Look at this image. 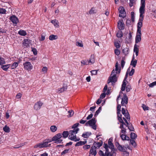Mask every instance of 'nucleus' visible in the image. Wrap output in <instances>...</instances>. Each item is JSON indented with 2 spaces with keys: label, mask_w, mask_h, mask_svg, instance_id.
Segmentation results:
<instances>
[{
  "label": "nucleus",
  "mask_w": 156,
  "mask_h": 156,
  "mask_svg": "<svg viewBox=\"0 0 156 156\" xmlns=\"http://www.w3.org/2000/svg\"><path fill=\"white\" fill-rule=\"evenodd\" d=\"M114 69H113L112 71L110 76L109 77L108 80V83L109 84L111 83L113 85L114 83L117 81V78L116 77V74L115 73Z\"/></svg>",
  "instance_id": "obj_1"
},
{
  "label": "nucleus",
  "mask_w": 156,
  "mask_h": 156,
  "mask_svg": "<svg viewBox=\"0 0 156 156\" xmlns=\"http://www.w3.org/2000/svg\"><path fill=\"white\" fill-rule=\"evenodd\" d=\"M62 135L60 133H58L56 134L52 137V140L54 143L56 144L63 143V140L61 139Z\"/></svg>",
  "instance_id": "obj_2"
},
{
  "label": "nucleus",
  "mask_w": 156,
  "mask_h": 156,
  "mask_svg": "<svg viewBox=\"0 0 156 156\" xmlns=\"http://www.w3.org/2000/svg\"><path fill=\"white\" fill-rule=\"evenodd\" d=\"M141 6L139 9V12L140 16H141L145 13V0H141Z\"/></svg>",
  "instance_id": "obj_3"
},
{
  "label": "nucleus",
  "mask_w": 156,
  "mask_h": 156,
  "mask_svg": "<svg viewBox=\"0 0 156 156\" xmlns=\"http://www.w3.org/2000/svg\"><path fill=\"white\" fill-rule=\"evenodd\" d=\"M24 68L27 70H30L33 68V66L31 63L28 62H26L23 64Z\"/></svg>",
  "instance_id": "obj_4"
},
{
  "label": "nucleus",
  "mask_w": 156,
  "mask_h": 156,
  "mask_svg": "<svg viewBox=\"0 0 156 156\" xmlns=\"http://www.w3.org/2000/svg\"><path fill=\"white\" fill-rule=\"evenodd\" d=\"M115 145L117 147L118 149L121 151L126 152L127 150V148L123 146H122V145H120L118 142H116L115 143Z\"/></svg>",
  "instance_id": "obj_5"
},
{
  "label": "nucleus",
  "mask_w": 156,
  "mask_h": 156,
  "mask_svg": "<svg viewBox=\"0 0 156 156\" xmlns=\"http://www.w3.org/2000/svg\"><path fill=\"white\" fill-rule=\"evenodd\" d=\"M96 120L95 119V118H93L91 119L88 121L85 124V126H87L88 125L90 126H92V125H94L96 124Z\"/></svg>",
  "instance_id": "obj_6"
},
{
  "label": "nucleus",
  "mask_w": 156,
  "mask_h": 156,
  "mask_svg": "<svg viewBox=\"0 0 156 156\" xmlns=\"http://www.w3.org/2000/svg\"><path fill=\"white\" fill-rule=\"evenodd\" d=\"M125 24L123 22L122 20L118 21V27L120 30H123L124 29Z\"/></svg>",
  "instance_id": "obj_7"
},
{
  "label": "nucleus",
  "mask_w": 156,
  "mask_h": 156,
  "mask_svg": "<svg viewBox=\"0 0 156 156\" xmlns=\"http://www.w3.org/2000/svg\"><path fill=\"white\" fill-rule=\"evenodd\" d=\"M128 102V98L126 94H123V98H122L121 105L122 106L124 105L125 103L127 104Z\"/></svg>",
  "instance_id": "obj_8"
},
{
  "label": "nucleus",
  "mask_w": 156,
  "mask_h": 156,
  "mask_svg": "<svg viewBox=\"0 0 156 156\" xmlns=\"http://www.w3.org/2000/svg\"><path fill=\"white\" fill-rule=\"evenodd\" d=\"M139 33V32L138 33V32H136V35L135 37V43L136 44L140 42L141 40V33L140 32V33Z\"/></svg>",
  "instance_id": "obj_9"
},
{
  "label": "nucleus",
  "mask_w": 156,
  "mask_h": 156,
  "mask_svg": "<svg viewBox=\"0 0 156 156\" xmlns=\"http://www.w3.org/2000/svg\"><path fill=\"white\" fill-rule=\"evenodd\" d=\"M70 134L69 136V139L72 140H73L75 142L79 141L80 139H77L76 136L75 134L74 135V133H71Z\"/></svg>",
  "instance_id": "obj_10"
},
{
  "label": "nucleus",
  "mask_w": 156,
  "mask_h": 156,
  "mask_svg": "<svg viewBox=\"0 0 156 156\" xmlns=\"http://www.w3.org/2000/svg\"><path fill=\"white\" fill-rule=\"evenodd\" d=\"M43 103L40 101H39L37 102L34 106V108L36 110H39L41 107Z\"/></svg>",
  "instance_id": "obj_11"
},
{
  "label": "nucleus",
  "mask_w": 156,
  "mask_h": 156,
  "mask_svg": "<svg viewBox=\"0 0 156 156\" xmlns=\"http://www.w3.org/2000/svg\"><path fill=\"white\" fill-rule=\"evenodd\" d=\"M9 19L13 23L16 24H17L19 22V20L17 17L14 15H12V16H11L10 17Z\"/></svg>",
  "instance_id": "obj_12"
},
{
  "label": "nucleus",
  "mask_w": 156,
  "mask_h": 156,
  "mask_svg": "<svg viewBox=\"0 0 156 156\" xmlns=\"http://www.w3.org/2000/svg\"><path fill=\"white\" fill-rule=\"evenodd\" d=\"M96 149V148L94 147L93 146H92L89 152V156H90V154H92L94 156H95L97 154V152Z\"/></svg>",
  "instance_id": "obj_13"
},
{
  "label": "nucleus",
  "mask_w": 156,
  "mask_h": 156,
  "mask_svg": "<svg viewBox=\"0 0 156 156\" xmlns=\"http://www.w3.org/2000/svg\"><path fill=\"white\" fill-rule=\"evenodd\" d=\"M119 13L120 14H119V17H122L123 18H124V17L122 15V14H123L124 12H125V10L124 8L122 6L120 7L119 9Z\"/></svg>",
  "instance_id": "obj_14"
},
{
  "label": "nucleus",
  "mask_w": 156,
  "mask_h": 156,
  "mask_svg": "<svg viewBox=\"0 0 156 156\" xmlns=\"http://www.w3.org/2000/svg\"><path fill=\"white\" fill-rule=\"evenodd\" d=\"M143 23L142 22H138L137 24V32L138 33L141 32V27H142Z\"/></svg>",
  "instance_id": "obj_15"
},
{
  "label": "nucleus",
  "mask_w": 156,
  "mask_h": 156,
  "mask_svg": "<svg viewBox=\"0 0 156 156\" xmlns=\"http://www.w3.org/2000/svg\"><path fill=\"white\" fill-rule=\"evenodd\" d=\"M102 141H101V142H98L96 143V142H94L93 144L94 145L93 146L96 148H99L102 145Z\"/></svg>",
  "instance_id": "obj_16"
},
{
  "label": "nucleus",
  "mask_w": 156,
  "mask_h": 156,
  "mask_svg": "<svg viewBox=\"0 0 156 156\" xmlns=\"http://www.w3.org/2000/svg\"><path fill=\"white\" fill-rule=\"evenodd\" d=\"M134 59L135 58L133 55L131 62L130 65H132L134 67H135L137 63V60H134Z\"/></svg>",
  "instance_id": "obj_17"
},
{
  "label": "nucleus",
  "mask_w": 156,
  "mask_h": 156,
  "mask_svg": "<svg viewBox=\"0 0 156 156\" xmlns=\"http://www.w3.org/2000/svg\"><path fill=\"white\" fill-rule=\"evenodd\" d=\"M87 142V141H80L78 142H77L75 145V147L79 146L85 144Z\"/></svg>",
  "instance_id": "obj_18"
},
{
  "label": "nucleus",
  "mask_w": 156,
  "mask_h": 156,
  "mask_svg": "<svg viewBox=\"0 0 156 156\" xmlns=\"http://www.w3.org/2000/svg\"><path fill=\"white\" fill-rule=\"evenodd\" d=\"M69 134V133L68 131H64L62 134H61L62 137L63 138H66L68 137Z\"/></svg>",
  "instance_id": "obj_19"
},
{
  "label": "nucleus",
  "mask_w": 156,
  "mask_h": 156,
  "mask_svg": "<svg viewBox=\"0 0 156 156\" xmlns=\"http://www.w3.org/2000/svg\"><path fill=\"white\" fill-rule=\"evenodd\" d=\"M30 43V40L29 39H24L23 43L25 46H29V44Z\"/></svg>",
  "instance_id": "obj_20"
},
{
  "label": "nucleus",
  "mask_w": 156,
  "mask_h": 156,
  "mask_svg": "<svg viewBox=\"0 0 156 156\" xmlns=\"http://www.w3.org/2000/svg\"><path fill=\"white\" fill-rule=\"evenodd\" d=\"M10 66V64H7L6 65H2L1 68L4 70L7 71L8 69L9 68Z\"/></svg>",
  "instance_id": "obj_21"
},
{
  "label": "nucleus",
  "mask_w": 156,
  "mask_h": 156,
  "mask_svg": "<svg viewBox=\"0 0 156 156\" xmlns=\"http://www.w3.org/2000/svg\"><path fill=\"white\" fill-rule=\"evenodd\" d=\"M73 129L69 131V133H73L76 134L78 133V131L79 130V128Z\"/></svg>",
  "instance_id": "obj_22"
},
{
  "label": "nucleus",
  "mask_w": 156,
  "mask_h": 156,
  "mask_svg": "<svg viewBox=\"0 0 156 156\" xmlns=\"http://www.w3.org/2000/svg\"><path fill=\"white\" fill-rule=\"evenodd\" d=\"M54 25L57 27L59 26L58 23H59L57 20H52L51 22Z\"/></svg>",
  "instance_id": "obj_23"
},
{
  "label": "nucleus",
  "mask_w": 156,
  "mask_h": 156,
  "mask_svg": "<svg viewBox=\"0 0 156 156\" xmlns=\"http://www.w3.org/2000/svg\"><path fill=\"white\" fill-rule=\"evenodd\" d=\"M58 38V37L57 35L53 34L50 35L49 37V39L50 40L52 41L54 40H56Z\"/></svg>",
  "instance_id": "obj_24"
},
{
  "label": "nucleus",
  "mask_w": 156,
  "mask_h": 156,
  "mask_svg": "<svg viewBox=\"0 0 156 156\" xmlns=\"http://www.w3.org/2000/svg\"><path fill=\"white\" fill-rule=\"evenodd\" d=\"M123 53L125 55H127L129 53V49L128 48H124L122 50Z\"/></svg>",
  "instance_id": "obj_25"
},
{
  "label": "nucleus",
  "mask_w": 156,
  "mask_h": 156,
  "mask_svg": "<svg viewBox=\"0 0 156 156\" xmlns=\"http://www.w3.org/2000/svg\"><path fill=\"white\" fill-rule=\"evenodd\" d=\"M18 34L21 36H25L27 35V33L24 30H20L19 31Z\"/></svg>",
  "instance_id": "obj_26"
},
{
  "label": "nucleus",
  "mask_w": 156,
  "mask_h": 156,
  "mask_svg": "<svg viewBox=\"0 0 156 156\" xmlns=\"http://www.w3.org/2000/svg\"><path fill=\"white\" fill-rule=\"evenodd\" d=\"M91 134L90 132H87L85 133H83L82 135V136L84 138H87L90 136Z\"/></svg>",
  "instance_id": "obj_27"
},
{
  "label": "nucleus",
  "mask_w": 156,
  "mask_h": 156,
  "mask_svg": "<svg viewBox=\"0 0 156 156\" xmlns=\"http://www.w3.org/2000/svg\"><path fill=\"white\" fill-rule=\"evenodd\" d=\"M94 56L93 55H91L90 58L89 60H88V63H90L91 64H93L94 62Z\"/></svg>",
  "instance_id": "obj_28"
},
{
  "label": "nucleus",
  "mask_w": 156,
  "mask_h": 156,
  "mask_svg": "<svg viewBox=\"0 0 156 156\" xmlns=\"http://www.w3.org/2000/svg\"><path fill=\"white\" fill-rule=\"evenodd\" d=\"M57 127L55 126H52L50 127L51 131L52 132H55L57 130Z\"/></svg>",
  "instance_id": "obj_29"
},
{
  "label": "nucleus",
  "mask_w": 156,
  "mask_h": 156,
  "mask_svg": "<svg viewBox=\"0 0 156 156\" xmlns=\"http://www.w3.org/2000/svg\"><path fill=\"white\" fill-rule=\"evenodd\" d=\"M42 144L43 145V147H50L51 145V144H48V142H46L45 141L44 142L42 143Z\"/></svg>",
  "instance_id": "obj_30"
},
{
  "label": "nucleus",
  "mask_w": 156,
  "mask_h": 156,
  "mask_svg": "<svg viewBox=\"0 0 156 156\" xmlns=\"http://www.w3.org/2000/svg\"><path fill=\"white\" fill-rule=\"evenodd\" d=\"M3 129L5 132L7 133H9L10 130V128L7 126H5L3 127Z\"/></svg>",
  "instance_id": "obj_31"
},
{
  "label": "nucleus",
  "mask_w": 156,
  "mask_h": 156,
  "mask_svg": "<svg viewBox=\"0 0 156 156\" xmlns=\"http://www.w3.org/2000/svg\"><path fill=\"white\" fill-rule=\"evenodd\" d=\"M19 63L17 62H14L13 63L11 66L12 69H14L16 68L18 66Z\"/></svg>",
  "instance_id": "obj_32"
},
{
  "label": "nucleus",
  "mask_w": 156,
  "mask_h": 156,
  "mask_svg": "<svg viewBox=\"0 0 156 156\" xmlns=\"http://www.w3.org/2000/svg\"><path fill=\"white\" fill-rule=\"evenodd\" d=\"M116 36L118 38H121L122 37V32L121 31H119L116 34Z\"/></svg>",
  "instance_id": "obj_33"
},
{
  "label": "nucleus",
  "mask_w": 156,
  "mask_h": 156,
  "mask_svg": "<svg viewBox=\"0 0 156 156\" xmlns=\"http://www.w3.org/2000/svg\"><path fill=\"white\" fill-rule=\"evenodd\" d=\"M137 136L135 133H131L130 134V137L131 139H135L137 137Z\"/></svg>",
  "instance_id": "obj_34"
},
{
  "label": "nucleus",
  "mask_w": 156,
  "mask_h": 156,
  "mask_svg": "<svg viewBox=\"0 0 156 156\" xmlns=\"http://www.w3.org/2000/svg\"><path fill=\"white\" fill-rule=\"evenodd\" d=\"M139 46L137 44H135L134 45L133 51L134 52L139 51V49L138 48Z\"/></svg>",
  "instance_id": "obj_35"
},
{
  "label": "nucleus",
  "mask_w": 156,
  "mask_h": 156,
  "mask_svg": "<svg viewBox=\"0 0 156 156\" xmlns=\"http://www.w3.org/2000/svg\"><path fill=\"white\" fill-rule=\"evenodd\" d=\"M101 107H100L96 111L95 114H94V116L95 117H96L98 115V114L101 111Z\"/></svg>",
  "instance_id": "obj_36"
},
{
  "label": "nucleus",
  "mask_w": 156,
  "mask_h": 156,
  "mask_svg": "<svg viewBox=\"0 0 156 156\" xmlns=\"http://www.w3.org/2000/svg\"><path fill=\"white\" fill-rule=\"evenodd\" d=\"M37 147H39L40 148H43L42 143L37 144L34 146V148H37Z\"/></svg>",
  "instance_id": "obj_37"
},
{
  "label": "nucleus",
  "mask_w": 156,
  "mask_h": 156,
  "mask_svg": "<svg viewBox=\"0 0 156 156\" xmlns=\"http://www.w3.org/2000/svg\"><path fill=\"white\" fill-rule=\"evenodd\" d=\"M129 141L130 143L134 147H135L136 146V144L134 140L133 139H130Z\"/></svg>",
  "instance_id": "obj_38"
},
{
  "label": "nucleus",
  "mask_w": 156,
  "mask_h": 156,
  "mask_svg": "<svg viewBox=\"0 0 156 156\" xmlns=\"http://www.w3.org/2000/svg\"><path fill=\"white\" fill-rule=\"evenodd\" d=\"M5 63V61L4 59L1 57L0 58V65H2V64H4Z\"/></svg>",
  "instance_id": "obj_39"
},
{
  "label": "nucleus",
  "mask_w": 156,
  "mask_h": 156,
  "mask_svg": "<svg viewBox=\"0 0 156 156\" xmlns=\"http://www.w3.org/2000/svg\"><path fill=\"white\" fill-rule=\"evenodd\" d=\"M125 57H122L121 62V66L122 68H123L125 63V62L124 61Z\"/></svg>",
  "instance_id": "obj_40"
},
{
  "label": "nucleus",
  "mask_w": 156,
  "mask_h": 156,
  "mask_svg": "<svg viewBox=\"0 0 156 156\" xmlns=\"http://www.w3.org/2000/svg\"><path fill=\"white\" fill-rule=\"evenodd\" d=\"M108 143L109 148L111 149H112V150H113L114 149V146L113 144V143L111 142L110 143L109 142V143Z\"/></svg>",
  "instance_id": "obj_41"
},
{
  "label": "nucleus",
  "mask_w": 156,
  "mask_h": 156,
  "mask_svg": "<svg viewBox=\"0 0 156 156\" xmlns=\"http://www.w3.org/2000/svg\"><path fill=\"white\" fill-rule=\"evenodd\" d=\"M69 149H66L64 150L63 151H62L61 153V155H62L65 154H66L69 152Z\"/></svg>",
  "instance_id": "obj_42"
},
{
  "label": "nucleus",
  "mask_w": 156,
  "mask_h": 156,
  "mask_svg": "<svg viewBox=\"0 0 156 156\" xmlns=\"http://www.w3.org/2000/svg\"><path fill=\"white\" fill-rule=\"evenodd\" d=\"M6 10L5 9L0 8V13L2 14H6Z\"/></svg>",
  "instance_id": "obj_43"
},
{
  "label": "nucleus",
  "mask_w": 156,
  "mask_h": 156,
  "mask_svg": "<svg viewBox=\"0 0 156 156\" xmlns=\"http://www.w3.org/2000/svg\"><path fill=\"white\" fill-rule=\"evenodd\" d=\"M125 117L127 119H130V115L129 113V112L128 111H126V114L124 115Z\"/></svg>",
  "instance_id": "obj_44"
},
{
  "label": "nucleus",
  "mask_w": 156,
  "mask_h": 156,
  "mask_svg": "<svg viewBox=\"0 0 156 156\" xmlns=\"http://www.w3.org/2000/svg\"><path fill=\"white\" fill-rule=\"evenodd\" d=\"M76 46L79 47H83V45L82 43V41H81V42H80L78 41L76 42Z\"/></svg>",
  "instance_id": "obj_45"
},
{
  "label": "nucleus",
  "mask_w": 156,
  "mask_h": 156,
  "mask_svg": "<svg viewBox=\"0 0 156 156\" xmlns=\"http://www.w3.org/2000/svg\"><path fill=\"white\" fill-rule=\"evenodd\" d=\"M114 45L117 49L119 48L120 47V45L117 41L114 42Z\"/></svg>",
  "instance_id": "obj_46"
},
{
  "label": "nucleus",
  "mask_w": 156,
  "mask_h": 156,
  "mask_svg": "<svg viewBox=\"0 0 156 156\" xmlns=\"http://www.w3.org/2000/svg\"><path fill=\"white\" fill-rule=\"evenodd\" d=\"M142 107L144 111L148 110H149V107L144 104H142Z\"/></svg>",
  "instance_id": "obj_47"
},
{
  "label": "nucleus",
  "mask_w": 156,
  "mask_h": 156,
  "mask_svg": "<svg viewBox=\"0 0 156 156\" xmlns=\"http://www.w3.org/2000/svg\"><path fill=\"white\" fill-rule=\"evenodd\" d=\"M32 51L34 55H36L37 54V51L36 49L34 48H31Z\"/></svg>",
  "instance_id": "obj_48"
},
{
  "label": "nucleus",
  "mask_w": 156,
  "mask_h": 156,
  "mask_svg": "<svg viewBox=\"0 0 156 156\" xmlns=\"http://www.w3.org/2000/svg\"><path fill=\"white\" fill-rule=\"evenodd\" d=\"M68 112L69 115H68V117H71L74 114V112L72 110L69 111Z\"/></svg>",
  "instance_id": "obj_49"
},
{
  "label": "nucleus",
  "mask_w": 156,
  "mask_h": 156,
  "mask_svg": "<svg viewBox=\"0 0 156 156\" xmlns=\"http://www.w3.org/2000/svg\"><path fill=\"white\" fill-rule=\"evenodd\" d=\"M88 60H82L81 62V64L85 65H87L89 64V63H88Z\"/></svg>",
  "instance_id": "obj_50"
},
{
  "label": "nucleus",
  "mask_w": 156,
  "mask_h": 156,
  "mask_svg": "<svg viewBox=\"0 0 156 156\" xmlns=\"http://www.w3.org/2000/svg\"><path fill=\"white\" fill-rule=\"evenodd\" d=\"M126 126H127L128 128L131 131H134V129L133 127L132 126V125L128 126V125H126Z\"/></svg>",
  "instance_id": "obj_51"
},
{
  "label": "nucleus",
  "mask_w": 156,
  "mask_h": 156,
  "mask_svg": "<svg viewBox=\"0 0 156 156\" xmlns=\"http://www.w3.org/2000/svg\"><path fill=\"white\" fill-rule=\"evenodd\" d=\"M90 145H84L83 147V148L84 150H87L90 148Z\"/></svg>",
  "instance_id": "obj_52"
},
{
  "label": "nucleus",
  "mask_w": 156,
  "mask_h": 156,
  "mask_svg": "<svg viewBox=\"0 0 156 156\" xmlns=\"http://www.w3.org/2000/svg\"><path fill=\"white\" fill-rule=\"evenodd\" d=\"M115 54L117 55H119L120 54V51L116 48L115 50Z\"/></svg>",
  "instance_id": "obj_53"
},
{
  "label": "nucleus",
  "mask_w": 156,
  "mask_h": 156,
  "mask_svg": "<svg viewBox=\"0 0 156 156\" xmlns=\"http://www.w3.org/2000/svg\"><path fill=\"white\" fill-rule=\"evenodd\" d=\"M98 71V70H92L90 71V72L92 75H96L97 74V72Z\"/></svg>",
  "instance_id": "obj_54"
},
{
  "label": "nucleus",
  "mask_w": 156,
  "mask_h": 156,
  "mask_svg": "<svg viewBox=\"0 0 156 156\" xmlns=\"http://www.w3.org/2000/svg\"><path fill=\"white\" fill-rule=\"evenodd\" d=\"M129 5L131 7L133 5V4L135 2V0H129Z\"/></svg>",
  "instance_id": "obj_55"
},
{
  "label": "nucleus",
  "mask_w": 156,
  "mask_h": 156,
  "mask_svg": "<svg viewBox=\"0 0 156 156\" xmlns=\"http://www.w3.org/2000/svg\"><path fill=\"white\" fill-rule=\"evenodd\" d=\"M131 87L130 85H128L126 88V90L127 92L130 91V89H131Z\"/></svg>",
  "instance_id": "obj_56"
},
{
  "label": "nucleus",
  "mask_w": 156,
  "mask_h": 156,
  "mask_svg": "<svg viewBox=\"0 0 156 156\" xmlns=\"http://www.w3.org/2000/svg\"><path fill=\"white\" fill-rule=\"evenodd\" d=\"M62 88L65 91L66 90L67 88V85L66 84L63 83Z\"/></svg>",
  "instance_id": "obj_57"
},
{
  "label": "nucleus",
  "mask_w": 156,
  "mask_h": 156,
  "mask_svg": "<svg viewBox=\"0 0 156 156\" xmlns=\"http://www.w3.org/2000/svg\"><path fill=\"white\" fill-rule=\"evenodd\" d=\"M144 15H142L141 16H140V18L138 22H142L144 20Z\"/></svg>",
  "instance_id": "obj_58"
},
{
  "label": "nucleus",
  "mask_w": 156,
  "mask_h": 156,
  "mask_svg": "<svg viewBox=\"0 0 156 156\" xmlns=\"http://www.w3.org/2000/svg\"><path fill=\"white\" fill-rule=\"evenodd\" d=\"M134 69H133V68H132L130 72L129 73V76H132L134 74Z\"/></svg>",
  "instance_id": "obj_59"
},
{
  "label": "nucleus",
  "mask_w": 156,
  "mask_h": 156,
  "mask_svg": "<svg viewBox=\"0 0 156 156\" xmlns=\"http://www.w3.org/2000/svg\"><path fill=\"white\" fill-rule=\"evenodd\" d=\"M99 154L100 156H105V154L101 150H100L99 152Z\"/></svg>",
  "instance_id": "obj_60"
},
{
  "label": "nucleus",
  "mask_w": 156,
  "mask_h": 156,
  "mask_svg": "<svg viewBox=\"0 0 156 156\" xmlns=\"http://www.w3.org/2000/svg\"><path fill=\"white\" fill-rule=\"evenodd\" d=\"M156 85V81L154 82L149 84V86L150 87H152L155 85Z\"/></svg>",
  "instance_id": "obj_61"
},
{
  "label": "nucleus",
  "mask_w": 156,
  "mask_h": 156,
  "mask_svg": "<svg viewBox=\"0 0 156 156\" xmlns=\"http://www.w3.org/2000/svg\"><path fill=\"white\" fill-rule=\"evenodd\" d=\"M79 124L78 123H77L74 124L72 127V128H75L76 129V128H78L77 127L79 126Z\"/></svg>",
  "instance_id": "obj_62"
},
{
  "label": "nucleus",
  "mask_w": 156,
  "mask_h": 156,
  "mask_svg": "<svg viewBox=\"0 0 156 156\" xmlns=\"http://www.w3.org/2000/svg\"><path fill=\"white\" fill-rule=\"evenodd\" d=\"M105 96L106 94L104 92V93L101 94L100 95V98L103 99L105 97Z\"/></svg>",
  "instance_id": "obj_63"
},
{
  "label": "nucleus",
  "mask_w": 156,
  "mask_h": 156,
  "mask_svg": "<svg viewBox=\"0 0 156 156\" xmlns=\"http://www.w3.org/2000/svg\"><path fill=\"white\" fill-rule=\"evenodd\" d=\"M93 116V114L92 113L89 115L86 118V119L87 120H89L91 118H92Z\"/></svg>",
  "instance_id": "obj_64"
}]
</instances>
